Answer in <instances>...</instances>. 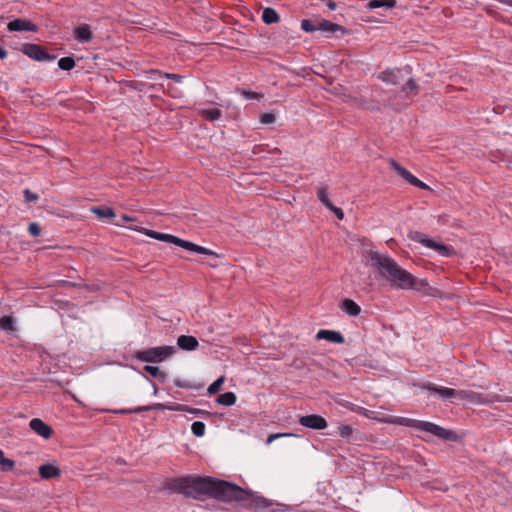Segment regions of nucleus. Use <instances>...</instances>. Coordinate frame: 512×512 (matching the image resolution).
<instances>
[{"label":"nucleus","mask_w":512,"mask_h":512,"mask_svg":"<svg viewBox=\"0 0 512 512\" xmlns=\"http://www.w3.org/2000/svg\"><path fill=\"white\" fill-rule=\"evenodd\" d=\"M166 487L195 500L208 497L223 502L235 501L247 509L264 510L272 505L264 497L246 491L236 484L209 476L173 478L167 481Z\"/></svg>","instance_id":"f257e3e1"},{"label":"nucleus","mask_w":512,"mask_h":512,"mask_svg":"<svg viewBox=\"0 0 512 512\" xmlns=\"http://www.w3.org/2000/svg\"><path fill=\"white\" fill-rule=\"evenodd\" d=\"M368 259L372 267L377 271L389 285L396 289L426 292L430 289L429 284L424 279H416L411 273L403 269L392 257L378 251L370 250Z\"/></svg>","instance_id":"f03ea898"},{"label":"nucleus","mask_w":512,"mask_h":512,"mask_svg":"<svg viewBox=\"0 0 512 512\" xmlns=\"http://www.w3.org/2000/svg\"><path fill=\"white\" fill-rule=\"evenodd\" d=\"M423 389L433 392V393H437L443 399H447V400H451L453 398H459L462 400H469L471 402L479 403V404H490L493 402H512V397L502 398L499 395H494L491 399H489L488 397H486L480 393L436 386L432 383L425 384L423 386Z\"/></svg>","instance_id":"7ed1b4c3"},{"label":"nucleus","mask_w":512,"mask_h":512,"mask_svg":"<svg viewBox=\"0 0 512 512\" xmlns=\"http://www.w3.org/2000/svg\"><path fill=\"white\" fill-rule=\"evenodd\" d=\"M398 424L410 427L419 431H425L445 441L457 442L460 436L451 429L443 428L429 421L416 420L411 418H401Z\"/></svg>","instance_id":"20e7f679"},{"label":"nucleus","mask_w":512,"mask_h":512,"mask_svg":"<svg viewBox=\"0 0 512 512\" xmlns=\"http://www.w3.org/2000/svg\"><path fill=\"white\" fill-rule=\"evenodd\" d=\"M136 230L144 233L148 237H151L153 239L163 241L166 243H172L176 246L182 247L191 252H196L199 254L218 257V254L216 252H214L208 248L197 245V244L187 241V240H183V239H181L177 236L171 235V234L160 233V232H157L154 230H149L146 228H140V229H136Z\"/></svg>","instance_id":"39448f33"},{"label":"nucleus","mask_w":512,"mask_h":512,"mask_svg":"<svg viewBox=\"0 0 512 512\" xmlns=\"http://www.w3.org/2000/svg\"><path fill=\"white\" fill-rule=\"evenodd\" d=\"M418 92L419 85L415 82L413 78H410L406 82V84L401 88L399 93L395 92L386 100H383L382 105L385 107H389L395 111H401L410 104L411 98L416 96Z\"/></svg>","instance_id":"423d86ee"},{"label":"nucleus","mask_w":512,"mask_h":512,"mask_svg":"<svg viewBox=\"0 0 512 512\" xmlns=\"http://www.w3.org/2000/svg\"><path fill=\"white\" fill-rule=\"evenodd\" d=\"M176 352L174 346H159L136 351L134 357L142 362L159 363Z\"/></svg>","instance_id":"0eeeda50"},{"label":"nucleus","mask_w":512,"mask_h":512,"mask_svg":"<svg viewBox=\"0 0 512 512\" xmlns=\"http://www.w3.org/2000/svg\"><path fill=\"white\" fill-rule=\"evenodd\" d=\"M408 237L413 241L419 242L424 246L437 251L442 256H449L452 252V249L449 246L434 241L424 233L411 231L409 232Z\"/></svg>","instance_id":"6e6552de"},{"label":"nucleus","mask_w":512,"mask_h":512,"mask_svg":"<svg viewBox=\"0 0 512 512\" xmlns=\"http://www.w3.org/2000/svg\"><path fill=\"white\" fill-rule=\"evenodd\" d=\"M21 51L29 58L37 61H52L55 59L54 55H50L38 44L26 43L22 46Z\"/></svg>","instance_id":"1a4fd4ad"},{"label":"nucleus","mask_w":512,"mask_h":512,"mask_svg":"<svg viewBox=\"0 0 512 512\" xmlns=\"http://www.w3.org/2000/svg\"><path fill=\"white\" fill-rule=\"evenodd\" d=\"M389 164L391 168L397 172V174L405 179L409 184L418 187L420 189H429V186L419 180L417 177L412 175L406 168L402 167L396 160L390 159Z\"/></svg>","instance_id":"9d476101"},{"label":"nucleus","mask_w":512,"mask_h":512,"mask_svg":"<svg viewBox=\"0 0 512 512\" xmlns=\"http://www.w3.org/2000/svg\"><path fill=\"white\" fill-rule=\"evenodd\" d=\"M299 423L313 430H323L327 427V421L324 417L317 414L304 415L299 418Z\"/></svg>","instance_id":"9b49d317"},{"label":"nucleus","mask_w":512,"mask_h":512,"mask_svg":"<svg viewBox=\"0 0 512 512\" xmlns=\"http://www.w3.org/2000/svg\"><path fill=\"white\" fill-rule=\"evenodd\" d=\"M174 407H175V404H173V405H165V404H162V403H156V404H153V405L139 406V407H136V408H133V409L113 410V413H115V414H132V413H140V412L152 411V410H157V411H162V410L176 411V409Z\"/></svg>","instance_id":"f8f14e48"},{"label":"nucleus","mask_w":512,"mask_h":512,"mask_svg":"<svg viewBox=\"0 0 512 512\" xmlns=\"http://www.w3.org/2000/svg\"><path fill=\"white\" fill-rule=\"evenodd\" d=\"M7 29L10 32L14 31H30V32H37L38 27L36 24L32 23L29 20L17 18L12 21H10L7 24Z\"/></svg>","instance_id":"ddd939ff"},{"label":"nucleus","mask_w":512,"mask_h":512,"mask_svg":"<svg viewBox=\"0 0 512 512\" xmlns=\"http://www.w3.org/2000/svg\"><path fill=\"white\" fill-rule=\"evenodd\" d=\"M29 426L35 433L44 439H49L52 436V428L39 418L32 419L29 423Z\"/></svg>","instance_id":"4468645a"},{"label":"nucleus","mask_w":512,"mask_h":512,"mask_svg":"<svg viewBox=\"0 0 512 512\" xmlns=\"http://www.w3.org/2000/svg\"><path fill=\"white\" fill-rule=\"evenodd\" d=\"M177 345L182 350L193 351L197 349L199 343L194 336L181 335L177 339Z\"/></svg>","instance_id":"2eb2a0df"},{"label":"nucleus","mask_w":512,"mask_h":512,"mask_svg":"<svg viewBox=\"0 0 512 512\" xmlns=\"http://www.w3.org/2000/svg\"><path fill=\"white\" fill-rule=\"evenodd\" d=\"M317 339H325L327 341L341 344L344 342V337L340 332L332 330H320L316 335Z\"/></svg>","instance_id":"dca6fc26"},{"label":"nucleus","mask_w":512,"mask_h":512,"mask_svg":"<svg viewBox=\"0 0 512 512\" xmlns=\"http://www.w3.org/2000/svg\"><path fill=\"white\" fill-rule=\"evenodd\" d=\"M75 38L81 43H89L93 39V33L90 30V26L83 24L75 29Z\"/></svg>","instance_id":"f3484780"},{"label":"nucleus","mask_w":512,"mask_h":512,"mask_svg":"<svg viewBox=\"0 0 512 512\" xmlns=\"http://www.w3.org/2000/svg\"><path fill=\"white\" fill-rule=\"evenodd\" d=\"M398 69H387L378 75V79L390 85H397L400 82Z\"/></svg>","instance_id":"a211bd4d"},{"label":"nucleus","mask_w":512,"mask_h":512,"mask_svg":"<svg viewBox=\"0 0 512 512\" xmlns=\"http://www.w3.org/2000/svg\"><path fill=\"white\" fill-rule=\"evenodd\" d=\"M340 308L353 317L358 316L361 312V307L351 299H344L340 304Z\"/></svg>","instance_id":"6ab92c4d"},{"label":"nucleus","mask_w":512,"mask_h":512,"mask_svg":"<svg viewBox=\"0 0 512 512\" xmlns=\"http://www.w3.org/2000/svg\"><path fill=\"white\" fill-rule=\"evenodd\" d=\"M60 473V469L52 464H44L39 467V474L43 479L56 478Z\"/></svg>","instance_id":"aec40b11"},{"label":"nucleus","mask_w":512,"mask_h":512,"mask_svg":"<svg viewBox=\"0 0 512 512\" xmlns=\"http://www.w3.org/2000/svg\"><path fill=\"white\" fill-rule=\"evenodd\" d=\"M319 31H321L327 35H330V34L336 33L337 31L343 32L344 28L338 24L332 23L329 20L320 18Z\"/></svg>","instance_id":"412c9836"},{"label":"nucleus","mask_w":512,"mask_h":512,"mask_svg":"<svg viewBox=\"0 0 512 512\" xmlns=\"http://www.w3.org/2000/svg\"><path fill=\"white\" fill-rule=\"evenodd\" d=\"M396 6L395 0H370L366 7L370 10L377 8H385L387 10L392 9Z\"/></svg>","instance_id":"4be33fe9"},{"label":"nucleus","mask_w":512,"mask_h":512,"mask_svg":"<svg viewBox=\"0 0 512 512\" xmlns=\"http://www.w3.org/2000/svg\"><path fill=\"white\" fill-rule=\"evenodd\" d=\"M90 211L100 219L115 217L114 210L111 207L107 206L92 207Z\"/></svg>","instance_id":"5701e85b"},{"label":"nucleus","mask_w":512,"mask_h":512,"mask_svg":"<svg viewBox=\"0 0 512 512\" xmlns=\"http://www.w3.org/2000/svg\"><path fill=\"white\" fill-rule=\"evenodd\" d=\"M262 20L266 24H273L279 21L278 13L270 7H267L262 12Z\"/></svg>","instance_id":"b1692460"},{"label":"nucleus","mask_w":512,"mask_h":512,"mask_svg":"<svg viewBox=\"0 0 512 512\" xmlns=\"http://www.w3.org/2000/svg\"><path fill=\"white\" fill-rule=\"evenodd\" d=\"M236 400L237 397L234 392H225L217 397L216 402L223 406H232Z\"/></svg>","instance_id":"393cba45"},{"label":"nucleus","mask_w":512,"mask_h":512,"mask_svg":"<svg viewBox=\"0 0 512 512\" xmlns=\"http://www.w3.org/2000/svg\"><path fill=\"white\" fill-rule=\"evenodd\" d=\"M319 21L320 18H314V19H303L301 21V28L305 32H315L319 31Z\"/></svg>","instance_id":"a878e982"},{"label":"nucleus","mask_w":512,"mask_h":512,"mask_svg":"<svg viewBox=\"0 0 512 512\" xmlns=\"http://www.w3.org/2000/svg\"><path fill=\"white\" fill-rule=\"evenodd\" d=\"M174 408L176 409V411L188 412V413L195 414V415H202V416H210L211 415L210 412H208V411L198 409V408H192V407H189V406L183 405V404L175 403Z\"/></svg>","instance_id":"bb28decb"},{"label":"nucleus","mask_w":512,"mask_h":512,"mask_svg":"<svg viewBox=\"0 0 512 512\" xmlns=\"http://www.w3.org/2000/svg\"><path fill=\"white\" fill-rule=\"evenodd\" d=\"M201 116L208 121H216L220 119L222 113L219 109H203L200 112Z\"/></svg>","instance_id":"cd10ccee"},{"label":"nucleus","mask_w":512,"mask_h":512,"mask_svg":"<svg viewBox=\"0 0 512 512\" xmlns=\"http://www.w3.org/2000/svg\"><path fill=\"white\" fill-rule=\"evenodd\" d=\"M0 329L8 332L15 330L14 320L11 316H4L0 319Z\"/></svg>","instance_id":"c85d7f7f"},{"label":"nucleus","mask_w":512,"mask_h":512,"mask_svg":"<svg viewBox=\"0 0 512 512\" xmlns=\"http://www.w3.org/2000/svg\"><path fill=\"white\" fill-rule=\"evenodd\" d=\"M320 202L327 208H331L332 203L329 200V194L326 187H320L317 192Z\"/></svg>","instance_id":"c756f323"},{"label":"nucleus","mask_w":512,"mask_h":512,"mask_svg":"<svg viewBox=\"0 0 512 512\" xmlns=\"http://www.w3.org/2000/svg\"><path fill=\"white\" fill-rule=\"evenodd\" d=\"M58 66L62 70L69 71L75 67V60L72 57H62L58 61Z\"/></svg>","instance_id":"7c9ffc66"},{"label":"nucleus","mask_w":512,"mask_h":512,"mask_svg":"<svg viewBox=\"0 0 512 512\" xmlns=\"http://www.w3.org/2000/svg\"><path fill=\"white\" fill-rule=\"evenodd\" d=\"M205 424L201 421L193 422L191 426V431L196 437H202L205 434Z\"/></svg>","instance_id":"2f4dec72"},{"label":"nucleus","mask_w":512,"mask_h":512,"mask_svg":"<svg viewBox=\"0 0 512 512\" xmlns=\"http://www.w3.org/2000/svg\"><path fill=\"white\" fill-rule=\"evenodd\" d=\"M225 377L221 376L216 381H214L210 386L208 387L207 391L209 394L214 395L218 393L221 389V385L224 383Z\"/></svg>","instance_id":"473e14b6"},{"label":"nucleus","mask_w":512,"mask_h":512,"mask_svg":"<svg viewBox=\"0 0 512 512\" xmlns=\"http://www.w3.org/2000/svg\"><path fill=\"white\" fill-rule=\"evenodd\" d=\"M14 461L4 457L3 451L0 449V465L3 471H10L14 467Z\"/></svg>","instance_id":"72a5a7b5"},{"label":"nucleus","mask_w":512,"mask_h":512,"mask_svg":"<svg viewBox=\"0 0 512 512\" xmlns=\"http://www.w3.org/2000/svg\"><path fill=\"white\" fill-rule=\"evenodd\" d=\"M337 433L342 438L348 439L353 433V428L349 425H342V426L338 427Z\"/></svg>","instance_id":"f704fd0d"},{"label":"nucleus","mask_w":512,"mask_h":512,"mask_svg":"<svg viewBox=\"0 0 512 512\" xmlns=\"http://www.w3.org/2000/svg\"><path fill=\"white\" fill-rule=\"evenodd\" d=\"M144 371H146L153 377H160V378L165 377V374L160 372L159 368L156 366L146 365V366H144Z\"/></svg>","instance_id":"c9c22d12"},{"label":"nucleus","mask_w":512,"mask_h":512,"mask_svg":"<svg viewBox=\"0 0 512 512\" xmlns=\"http://www.w3.org/2000/svg\"><path fill=\"white\" fill-rule=\"evenodd\" d=\"M296 435L293 433H274L270 434L267 439L266 443L271 444L274 440H277L279 438H286V437H295Z\"/></svg>","instance_id":"e433bc0d"},{"label":"nucleus","mask_w":512,"mask_h":512,"mask_svg":"<svg viewBox=\"0 0 512 512\" xmlns=\"http://www.w3.org/2000/svg\"><path fill=\"white\" fill-rule=\"evenodd\" d=\"M276 506H277V508L272 509L271 512H294V511H292V509L289 506L282 505V504H277ZM295 512H317V511L300 510V511H295Z\"/></svg>","instance_id":"4c0bfd02"},{"label":"nucleus","mask_w":512,"mask_h":512,"mask_svg":"<svg viewBox=\"0 0 512 512\" xmlns=\"http://www.w3.org/2000/svg\"><path fill=\"white\" fill-rule=\"evenodd\" d=\"M275 115L273 113H264L260 116V122L262 124H272L275 122Z\"/></svg>","instance_id":"58836bf2"},{"label":"nucleus","mask_w":512,"mask_h":512,"mask_svg":"<svg viewBox=\"0 0 512 512\" xmlns=\"http://www.w3.org/2000/svg\"><path fill=\"white\" fill-rule=\"evenodd\" d=\"M23 193L25 201L27 203L35 202L39 199V196L36 193L30 191L29 189H25Z\"/></svg>","instance_id":"ea45409f"},{"label":"nucleus","mask_w":512,"mask_h":512,"mask_svg":"<svg viewBox=\"0 0 512 512\" xmlns=\"http://www.w3.org/2000/svg\"><path fill=\"white\" fill-rule=\"evenodd\" d=\"M28 231L32 236L37 237L41 233V228L37 223L33 222L29 225Z\"/></svg>","instance_id":"a19ab883"},{"label":"nucleus","mask_w":512,"mask_h":512,"mask_svg":"<svg viewBox=\"0 0 512 512\" xmlns=\"http://www.w3.org/2000/svg\"><path fill=\"white\" fill-rule=\"evenodd\" d=\"M163 76L167 79H171L177 83H180L182 82L183 80V76L179 75V74H174V73H163Z\"/></svg>","instance_id":"79ce46f5"},{"label":"nucleus","mask_w":512,"mask_h":512,"mask_svg":"<svg viewBox=\"0 0 512 512\" xmlns=\"http://www.w3.org/2000/svg\"><path fill=\"white\" fill-rule=\"evenodd\" d=\"M328 209H329L330 211H332V212L336 215V217H337L338 219H340V220H342V219H343V217H344V213H343L342 209H340V208H338V207L334 206L333 204L331 205V208H328Z\"/></svg>","instance_id":"37998d69"},{"label":"nucleus","mask_w":512,"mask_h":512,"mask_svg":"<svg viewBox=\"0 0 512 512\" xmlns=\"http://www.w3.org/2000/svg\"><path fill=\"white\" fill-rule=\"evenodd\" d=\"M242 95L244 96L245 99H257L258 98L257 93H255L253 91L243 90Z\"/></svg>","instance_id":"c03bdc74"},{"label":"nucleus","mask_w":512,"mask_h":512,"mask_svg":"<svg viewBox=\"0 0 512 512\" xmlns=\"http://www.w3.org/2000/svg\"><path fill=\"white\" fill-rule=\"evenodd\" d=\"M327 7L330 9V10H335L336 7H337V4L333 1V0H328L327 1Z\"/></svg>","instance_id":"a18cd8bd"},{"label":"nucleus","mask_w":512,"mask_h":512,"mask_svg":"<svg viewBox=\"0 0 512 512\" xmlns=\"http://www.w3.org/2000/svg\"><path fill=\"white\" fill-rule=\"evenodd\" d=\"M7 51L2 47L0 46V60H3L7 57Z\"/></svg>","instance_id":"49530a36"},{"label":"nucleus","mask_w":512,"mask_h":512,"mask_svg":"<svg viewBox=\"0 0 512 512\" xmlns=\"http://www.w3.org/2000/svg\"><path fill=\"white\" fill-rule=\"evenodd\" d=\"M122 219L124 221H134L135 219L133 217H130V216H127V215H123L122 216Z\"/></svg>","instance_id":"de8ad7c7"},{"label":"nucleus","mask_w":512,"mask_h":512,"mask_svg":"<svg viewBox=\"0 0 512 512\" xmlns=\"http://www.w3.org/2000/svg\"><path fill=\"white\" fill-rule=\"evenodd\" d=\"M370 110L372 111H379L380 108L378 106H372V107H368Z\"/></svg>","instance_id":"09e8293b"},{"label":"nucleus","mask_w":512,"mask_h":512,"mask_svg":"<svg viewBox=\"0 0 512 512\" xmlns=\"http://www.w3.org/2000/svg\"><path fill=\"white\" fill-rule=\"evenodd\" d=\"M158 392V388L155 384H153V394L156 395Z\"/></svg>","instance_id":"8fccbe9b"},{"label":"nucleus","mask_w":512,"mask_h":512,"mask_svg":"<svg viewBox=\"0 0 512 512\" xmlns=\"http://www.w3.org/2000/svg\"><path fill=\"white\" fill-rule=\"evenodd\" d=\"M151 73H160L158 70H151Z\"/></svg>","instance_id":"3c124183"}]
</instances>
